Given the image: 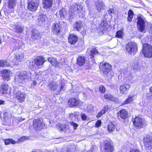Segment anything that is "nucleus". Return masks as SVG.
I'll return each instance as SVG.
<instances>
[{
  "label": "nucleus",
  "instance_id": "obj_5",
  "mask_svg": "<svg viewBox=\"0 0 152 152\" xmlns=\"http://www.w3.org/2000/svg\"><path fill=\"white\" fill-rule=\"evenodd\" d=\"M102 146L103 147L104 152H113L114 150L113 145L110 140H104Z\"/></svg>",
  "mask_w": 152,
  "mask_h": 152
},
{
  "label": "nucleus",
  "instance_id": "obj_20",
  "mask_svg": "<svg viewBox=\"0 0 152 152\" xmlns=\"http://www.w3.org/2000/svg\"><path fill=\"white\" fill-rule=\"evenodd\" d=\"M67 15V14H66V11L65 10H61L60 12V15L63 18H64L67 16H69L70 18H73L72 12L71 10L69 11V14Z\"/></svg>",
  "mask_w": 152,
  "mask_h": 152
},
{
  "label": "nucleus",
  "instance_id": "obj_35",
  "mask_svg": "<svg viewBox=\"0 0 152 152\" xmlns=\"http://www.w3.org/2000/svg\"><path fill=\"white\" fill-rule=\"evenodd\" d=\"M14 30L15 31L18 33H21L23 31V29L20 25H18L15 26Z\"/></svg>",
  "mask_w": 152,
  "mask_h": 152
},
{
  "label": "nucleus",
  "instance_id": "obj_32",
  "mask_svg": "<svg viewBox=\"0 0 152 152\" xmlns=\"http://www.w3.org/2000/svg\"><path fill=\"white\" fill-rule=\"evenodd\" d=\"M16 0H9L8 2V7L10 9H13L16 5Z\"/></svg>",
  "mask_w": 152,
  "mask_h": 152
},
{
  "label": "nucleus",
  "instance_id": "obj_23",
  "mask_svg": "<svg viewBox=\"0 0 152 152\" xmlns=\"http://www.w3.org/2000/svg\"><path fill=\"white\" fill-rule=\"evenodd\" d=\"M104 97L107 99L113 101L116 103H118L119 101L118 99V98H115L112 95L109 94L104 95Z\"/></svg>",
  "mask_w": 152,
  "mask_h": 152
},
{
  "label": "nucleus",
  "instance_id": "obj_39",
  "mask_svg": "<svg viewBox=\"0 0 152 152\" xmlns=\"http://www.w3.org/2000/svg\"><path fill=\"white\" fill-rule=\"evenodd\" d=\"M77 146L76 145H72L68 149L67 152H73L75 151L77 149Z\"/></svg>",
  "mask_w": 152,
  "mask_h": 152
},
{
  "label": "nucleus",
  "instance_id": "obj_3",
  "mask_svg": "<svg viewBox=\"0 0 152 152\" xmlns=\"http://www.w3.org/2000/svg\"><path fill=\"white\" fill-rule=\"evenodd\" d=\"M30 77L27 72L23 71L17 73L15 77V80L19 83H23L26 82L29 79Z\"/></svg>",
  "mask_w": 152,
  "mask_h": 152
},
{
  "label": "nucleus",
  "instance_id": "obj_52",
  "mask_svg": "<svg viewBox=\"0 0 152 152\" xmlns=\"http://www.w3.org/2000/svg\"><path fill=\"white\" fill-rule=\"evenodd\" d=\"M130 152H140L137 149H131Z\"/></svg>",
  "mask_w": 152,
  "mask_h": 152
},
{
  "label": "nucleus",
  "instance_id": "obj_31",
  "mask_svg": "<svg viewBox=\"0 0 152 152\" xmlns=\"http://www.w3.org/2000/svg\"><path fill=\"white\" fill-rule=\"evenodd\" d=\"M48 60L49 62L52 65L54 66H55L58 65L59 63L56 59L53 58L49 57L48 58Z\"/></svg>",
  "mask_w": 152,
  "mask_h": 152
},
{
  "label": "nucleus",
  "instance_id": "obj_16",
  "mask_svg": "<svg viewBox=\"0 0 152 152\" xmlns=\"http://www.w3.org/2000/svg\"><path fill=\"white\" fill-rule=\"evenodd\" d=\"M45 61L42 56L38 57L34 60V64L37 66H41L43 64Z\"/></svg>",
  "mask_w": 152,
  "mask_h": 152
},
{
  "label": "nucleus",
  "instance_id": "obj_36",
  "mask_svg": "<svg viewBox=\"0 0 152 152\" xmlns=\"http://www.w3.org/2000/svg\"><path fill=\"white\" fill-rule=\"evenodd\" d=\"M4 142L6 145H8L10 144H15L17 142L12 139L8 138L4 140Z\"/></svg>",
  "mask_w": 152,
  "mask_h": 152
},
{
  "label": "nucleus",
  "instance_id": "obj_29",
  "mask_svg": "<svg viewBox=\"0 0 152 152\" xmlns=\"http://www.w3.org/2000/svg\"><path fill=\"white\" fill-rule=\"evenodd\" d=\"M71 9L73 10H82L83 7L80 4L74 3L71 6Z\"/></svg>",
  "mask_w": 152,
  "mask_h": 152
},
{
  "label": "nucleus",
  "instance_id": "obj_34",
  "mask_svg": "<svg viewBox=\"0 0 152 152\" xmlns=\"http://www.w3.org/2000/svg\"><path fill=\"white\" fill-rule=\"evenodd\" d=\"M97 8L98 10H102L104 9L105 5L102 2H99V1L98 3H96Z\"/></svg>",
  "mask_w": 152,
  "mask_h": 152
},
{
  "label": "nucleus",
  "instance_id": "obj_45",
  "mask_svg": "<svg viewBox=\"0 0 152 152\" xmlns=\"http://www.w3.org/2000/svg\"><path fill=\"white\" fill-rule=\"evenodd\" d=\"M100 91L102 93H104L105 92V89L104 87L102 86L99 87Z\"/></svg>",
  "mask_w": 152,
  "mask_h": 152
},
{
  "label": "nucleus",
  "instance_id": "obj_17",
  "mask_svg": "<svg viewBox=\"0 0 152 152\" xmlns=\"http://www.w3.org/2000/svg\"><path fill=\"white\" fill-rule=\"evenodd\" d=\"M52 30L54 34H58L60 32V26L57 23H54L52 26Z\"/></svg>",
  "mask_w": 152,
  "mask_h": 152
},
{
  "label": "nucleus",
  "instance_id": "obj_37",
  "mask_svg": "<svg viewBox=\"0 0 152 152\" xmlns=\"http://www.w3.org/2000/svg\"><path fill=\"white\" fill-rule=\"evenodd\" d=\"M134 15V13L132 10H129L128 12L127 20L129 22H131L132 20Z\"/></svg>",
  "mask_w": 152,
  "mask_h": 152
},
{
  "label": "nucleus",
  "instance_id": "obj_8",
  "mask_svg": "<svg viewBox=\"0 0 152 152\" xmlns=\"http://www.w3.org/2000/svg\"><path fill=\"white\" fill-rule=\"evenodd\" d=\"M142 118L139 116H137L133 118L132 121L134 125L139 129H140L143 127L144 125V123Z\"/></svg>",
  "mask_w": 152,
  "mask_h": 152
},
{
  "label": "nucleus",
  "instance_id": "obj_51",
  "mask_svg": "<svg viewBox=\"0 0 152 152\" xmlns=\"http://www.w3.org/2000/svg\"><path fill=\"white\" fill-rule=\"evenodd\" d=\"M104 113H103L102 112V111H101L100 112H99L98 114L97 115L96 117L99 118L102 115L104 114Z\"/></svg>",
  "mask_w": 152,
  "mask_h": 152
},
{
  "label": "nucleus",
  "instance_id": "obj_41",
  "mask_svg": "<svg viewBox=\"0 0 152 152\" xmlns=\"http://www.w3.org/2000/svg\"><path fill=\"white\" fill-rule=\"evenodd\" d=\"M66 126L64 124H58V126H57V127L58 129H59L61 131H64L65 129L66 128Z\"/></svg>",
  "mask_w": 152,
  "mask_h": 152
},
{
  "label": "nucleus",
  "instance_id": "obj_38",
  "mask_svg": "<svg viewBox=\"0 0 152 152\" xmlns=\"http://www.w3.org/2000/svg\"><path fill=\"white\" fill-rule=\"evenodd\" d=\"M134 96H128V98L124 102V103H123V105H124L126 104H128L131 102L132 101L134 100L133 99Z\"/></svg>",
  "mask_w": 152,
  "mask_h": 152
},
{
  "label": "nucleus",
  "instance_id": "obj_22",
  "mask_svg": "<svg viewBox=\"0 0 152 152\" xmlns=\"http://www.w3.org/2000/svg\"><path fill=\"white\" fill-rule=\"evenodd\" d=\"M42 3L45 9H48L51 7L52 0H43Z\"/></svg>",
  "mask_w": 152,
  "mask_h": 152
},
{
  "label": "nucleus",
  "instance_id": "obj_9",
  "mask_svg": "<svg viewBox=\"0 0 152 152\" xmlns=\"http://www.w3.org/2000/svg\"><path fill=\"white\" fill-rule=\"evenodd\" d=\"M26 95L25 94L20 91H18L14 94V96L18 102L22 103L24 101Z\"/></svg>",
  "mask_w": 152,
  "mask_h": 152
},
{
  "label": "nucleus",
  "instance_id": "obj_6",
  "mask_svg": "<svg viewBox=\"0 0 152 152\" xmlns=\"http://www.w3.org/2000/svg\"><path fill=\"white\" fill-rule=\"evenodd\" d=\"M137 27L139 30L141 32L144 31L145 29V22L143 20V17L142 15H139L137 17Z\"/></svg>",
  "mask_w": 152,
  "mask_h": 152
},
{
  "label": "nucleus",
  "instance_id": "obj_11",
  "mask_svg": "<svg viewBox=\"0 0 152 152\" xmlns=\"http://www.w3.org/2000/svg\"><path fill=\"white\" fill-rule=\"evenodd\" d=\"M144 144L147 148H152V138L149 136L145 137L143 139Z\"/></svg>",
  "mask_w": 152,
  "mask_h": 152
},
{
  "label": "nucleus",
  "instance_id": "obj_28",
  "mask_svg": "<svg viewBox=\"0 0 152 152\" xmlns=\"http://www.w3.org/2000/svg\"><path fill=\"white\" fill-rule=\"evenodd\" d=\"M98 54L99 52L97 51V50L94 47H93L91 48V49L88 53L89 56H91V58H94L95 55Z\"/></svg>",
  "mask_w": 152,
  "mask_h": 152
},
{
  "label": "nucleus",
  "instance_id": "obj_46",
  "mask_svg": "<svg viewBox=\"0 0 152 152\" xmlns=\"http://www.w3.org/2000/svg\"><path fill=\"white\" fill-rule=\"evenodd\" d=\"M87 117V116L85 114H83L81 115V118L83 120H86Z\"/></svg>",
  "mask_w": 152,
  "mask_h": 152
},
{
  "label": "nucleus",
  "instance_id": "obj_12",
  "mask_svg": "<svg viewBox=\"0 0 152 152\" xmlns=\"http://www.w3.org/2000/svg\"><path fill=\"white\" fill-rule=\"evenodd\" d=\"M69 43L72 45H75L78 41V37L75 34H70L68 37Z\"/></svg>",
  "mask_w": 152,
  "mask_h": 152
},
{
  "label": "nucleus",
  "instance_id": "obj_30",
  "mask_svg": "<svg viewBox=\"0 0 152 152\" xmlns=\"http://www.w3.org/2000/svg\"><path fill=\"white\" fill-rule=\"evenodd\" d=\"M83 26L82 22L77 21L76 22L74 27L77 31H79L81 30Z\"/></svg>",
  "mask_w": 152,
  "mask_h": 152
},
{
  "label": "nucleus",
  "instance_id": "obj_7",
  "mask_svg": "<svg viewBox=\"0 0 152 152\" xmlns=\"http://www.w3.org/2000/svg\"><path fill=\"white\" fill-rule=\"evenodd\" d=\"M126 51L131 54L132 52L137 50V45L133 42H129L125 46Z\"/></svg>",
  "mask_w": 152,
  "mask_h": 152
},
{
  "label": "nucleus",
  "instance_id": "obj_62",
  "mask_svg": "<svg viewBox=\"0 0 152 152\" xmlns=\"http://www.w3.org/2000/svg\"><path fill=\"white\" fill-rule=\"evenodd\" d=\"M1 14V12H0V15Z\"/></svg>",
  "mask_w": 152,
  "mask_h": 152
},
{
  "label": "nucleus",
  "instance_id": "obj_19",
  "mask_svg": "<svg viewBox=\"0 0 152 152\" xmlns=\"http://www.w3.org/2000/svg\"><path fill=\"white\" fill-rule=\"evenodd\" d=\"M38 6L39 3L38 2H31L28 3V8L30 10H37Z\"/></svg>",
  "mask_w": 152,
  "mask_h": 152
},
{
  "label": "nucleus",
  "instance_id": "obj_14",
  "mask_svg": "<svg viewBox=\"0 0 152 152\" xmlns=\"http://www.w3.org/2000/svg\"><path fill=\"white\" fill-rule=\"evenodd\" d=\"M85 57L83 56L80 55L77 59V64L79 66H83L85 64Z\"/></svg>",
  "mask_w": 152,
  "mask_h": 152
},
{
  "label": "nucleus",
  "instance_id": "obj_40",
  "mask_svg": "<svg viewBox=\"0 0 152 152\" xmlns=\"http://www.w3.org/2000/svg\"><path fill=\"white\" fill-rule=\"evenodd\" d=\"M9 64L6 61H4L3 60L0 61V67H6L8 66Z\"/></svg>",
  "mask_w": 152,
  "mask_h": 152
},
{
  "label": "nucleus",
  "instance_id": "obj_53",
  "mask_svg": "<svg viewBox=\"0 0 152 152\" xmlns=\"http://www.w3.org/2000/svg\"><path fill=\"white\" fill-rule=\"evenodd\" d=\"M33 63V61H32V63H31V62H30V64L29 65V66L30 67H31V68H33V69H34V64H32V63Z\"/></svg>",
  "mask_w": 152,
  "mask_h": 152
},
{
  "label": "nucleus",
  "instance_id": "obj_44",
  "mask_svg": "<svg viewBox=\"0 0 152 152\" xmlns=\"http://www.w3.org/2000/svg\"><path fill=\"white\" fill-rule=\"evenodd\" d=\"M108 110V106L107 105H106L104 106L103 109L102 110V112L103 113H105L107 112Z\"/></svg>",
  "mask_w": 152,
  "mask_h": 152
},
{
  "label": "nucleus",
  "instance_id": "obj_48",
  "mask_svg": "<svg viewBox=\"0 0 152 152\" xmlns=\"http://www.w3.org/2000/svg\"><path fill=\"white\" fill-rule=\"evenodd\" d=\"M28 138L27 136H23L22 137L20 138L19 140L21 141H23L26 140L28 139Z\"/></svg>",
  "mask_w": 152,
  "mask_h": 152
},
{
  "label": "nucleus",
  "instance_id": "obj_18",
  "mask_svg": "<svg viewBox=\"0 0 152 152\" xmlns=\"http://www.w3.org/2000/svg\"><path fill=\"white\" fill-rule=\"evenodd\" d=\"M130 87V85L127 84H125L120 86L119 88L120 93L124 94H126V91L129 89Z\"/></svg>",
  "mask_w": 152,
  "mask_h": 152
},
{
  "label": "nucleus",
  "instance_id": "obj_26",
  "mask_svg": "<svg viewBox=\"0 0 152 152\" xmlns=\"http://www.w3.org/2000/svg\"><path fill=\"white\" fill-rule=\"evenodd\" d=\"M15 58H16V62L21 61L24 58V54L20 53H16L15 54Z\"/></svg>",
  "mask_w": 152,
  "mask_h": 152
},
{
  "label": "nucleus",
  "instance_id": "obj_33",
  "mask_svg": "<svg viewBox=\"0 0 152 152\" xmlns=\"http://www.w3.org/2000/svg\"><path fill=\"white\" fill-rule=\"evenodd\" d=\"M47 19V17L46 15H42L39 16L38 20L39 23L41 24V23H43Z\"/></svg>",
  "mask_w": 152,
  "mask_h": 152
},
{
  "label": "nucleus",
  "instance_id": "obj_1",
  "mask_svg": "<svg viewBox=\"0 0 152 152\" xmlns=\"http://www.w3.org/2000/svg\"><path fill=\"white\" fill-rule=\"evenodd\" d=\"M64 86L61 80L57 81H50L48 84V86L51 90H56L58 92L61 90H64Z\"/></svg>",
  "mask_w": 152,
  "mask_h": 152
},
{
  "label": "nucleus",
  "instance_id": "obj_10",
  "mask_svg": "<svg viewBox=\"0 0 152 152\" xmlns=\"http://www.w3.org/2000/svg\"><path fill=\"white\" fill-rule=\"evenodd\" d=\"M34 128L36 130H40L43 128L45 124L41 122L39 119H35L33 121Z\"/></svg>",
  "mask_w": 152,
  "mask_h": 152
},
{
  "label": "nucleus",
  "instance_id": "obj_58",
  "mask_svg": "<svg viewBox=\"0 0 152 152\" xmlns=\"http://www.w3.org/2000/svg\"><path fill=\"white\" fill-rule=\"evenodd\" d=\"M149 90H150V92L152 93V86L149 89Z\"/></svg>",
  "mask_w": 152,
  "mask_h": 152
},
{
  "label": "nucleus",
  "instance_id": "obj_61",
  "mask_svg": "<svg viewBox=\"0 0 152 152\" xmlns=\"http://www.w3.org/2000/svg\"><path fill=\"white\" fill-rule=\"evenodd\" d=\"M94 17H96V16H94Z\"/></svg>",
  "mask_w": 152,
  "mask_h": 152
},
{
  "label": "nucleus",
  "instance_id": "obj_49",
  "mask_svg": "<svg viewBox=\"0 0 152 152\" xmlns=\"http://www.w3.org/2000/svg\"><path fill=\"white\" fill-rule=\"evenodd\" d=\"M133 68L134 69H140V66L138 65V64L137 63L134 64Z\"/></svg>",
  "mask_w": 152,
  "mask_h": 152
},
{
  "label": "nucleus",
  "instance_id": "obj_43",
  "mask_svg": "<svg viewBox=\"0 0 152 152\" xmlns=\"http://www.w3.org/2000/svg\"><path fill=\"white\" fill-rule=\"evenodd\" d=\"M70 124L73 127L75 130L76 129L78 126V125L75 122H70Z\"/></svg>",
  "mask_w": 152,
  "mask_h": 152
},
{
  "label": "nucleus",
  "instance_id": "obj_27",
  "mask_svg": "<svg viewBox=\"0 0 152 152\" xmlns=\"http://www.w3.org/2000/svg\"><path fill=\"white\" fill-rule=\"evenodd\" d=\"M116 127L115 124L112 122L110 123L107 126V130L109 132H111L115 130Z\"/></svg>",
  "mask_w": 152,
  "mask_h": 152
},
{
  "label": "nucleus",
  "instance_id": "obj_4",
  "mask_svg": "<svg viewBox=\"0 0 152 152\" xmlns=\"http://www.w3.org/2000/svg\"><path fill=\"white\" fill-rule=\"evenodd\" d=\"M142 51L145 57L148 58L152 57V47L150 45L146 43L143 45Z\"/></svg>",
  "mask_w": 152,
  "mask_h": 152
},
{
  "label": "nucleus",
  "instance_id": "obj_13",
  "mask_svg": "<svg viewBox=\"0 0 152 152\" xmlns=\"http://www.w3.org/2000/svg\"><path fill=\"white\" fill-rule=\"evenodd\" d=\"M1 74L3 80L8 81L10 79L11 72L10 71L5 69L1 72Z\"/></svg>",
  "mask_w": 152,
  "mask_h": 152
},
{
  "label": "nucleus",
  "instance_id": "obj_55",
  "mask_svg": "<svg viewBox=\"0 0 152 152\" xmlns=\"http://www.w3.org/2000/svg\"><path fill=\"white\" fill-rule=\"evenodd\" d=\"M20 15L21 17L24 18H27V16L26 15H25L24 14H23V13L22 14H20Z\"/></svg>",
  "mask_w": 152,
  "mask_h": 152
},
{
  "label": "nucleus",
  "instance_id": "obj_54",
  "mask_svg": "<svg viewBox=\"0 0 152 152\" xmlns=\"http://www.w3.org/2000/svg\"><path fill=\"white\" fill-rule=\"evenodd\" d=\"M114 10H108L107 12L109 14H111L114 13Z\"/></svg>",
  "mask_w": 152,
  "mask_h": 152
},
{
  "label": "nucleus",
  "instance_id": "obj_15",
  "mask_svg": "<svg viewBox=\"0 0 152 152\" xmlns=\"http://www.w3.org/2000/svg\"><path fill=\"white\" fill-rule=\"evenodd\" d=\"M128 113L124 109L121 110L118 113V116L122 119H125L127 117Z\"/></svg>",
  "mask_w": 152,
  "mask_h": 152
},
{
  "label": "nucleus",
  "instance_id": "obj_42",
  "mask_svg": "<svg viewBox=\"0 0 152 152\" xmlns=\"http://www.w3.org/2000/svg\"><path fill=\"white\" fill-rule=\"evenodd\" d=\"M123 31H118L116 33V36L117 37L119 38H121L122 37Z\"/></svg>",
  "mask_w": 152,
  "mask_h": 152
},
{
  "label": "nucleus",
  "instance_id": "obj_56",
  "mask_svg": "<svg viewBox=\"0 0 152 152\" xmlns=\"http://www.w3.org/2000/svg\"><path fill=\"white\" fill-rule=\"evenodd\" d=\"M4 101L0 99V105L4 104Z\"/></svg>",
  "mask_w": 152,
  "mask_h": 152
},
{
  "label": "nucleus",
  "instance_id": "obj_2",
  "mask_svg": "<svg viewBox=\"0 0 152 152\" xmlns=\"http://www.w3.org/2000/svg\"><path fill=\"white\" fill-rule=\"evenodd\" d=\"M100 68L104 77L110 78L112 77L111 66L108 63L103 64Z\"/></svg>",
  "mask_w": 152,
  "mask_h": 152
},
{
  "label": "nucleus",
  "instance_id": "obj_24",
  "mask_svg": "<svg viewBox=\"0 0 152 152\" xmlns=\"http://www.w3.org/2000/svg\"><path fill=\"white\" fill-rule=\"evenodd\" d=\"M8 86L7 84H2L0 87V93L1 94H6L8 90Z\"/></svg>",
  "mask_w": 152,
  "mask_h": 152
},
{
  "label": "nucleus",
  "instance_id": "obj_57",
  "mask_svg": "<svg viewBox=\"0 0 152 152\" xmlns=\"http://www.w3.org/2000/svg\"><path fill=\"white\" fill-rule=\"evenodd\" d=\"M79 113L78 112H76L74 113V115H79Z\"/></svg>",
  "mask_w": 152,
  "mask_h": 152
},
{
  "label": "nucleus",
  "instance_id": "obj_50",
  "mask_svg": "<svg viewBox=\"0 0 152 152\" xmlns=\"http://www.w3.org/2000/svg\"><path fill=\"white\" fill-rule=\"evenodd\" d=\"M37 83L36 81H33L31 83V86L32 87L34 88V86H36L37 84Z\"/></svg>",
  "mask_w": 152,
  "mask_h": 152
},
{
  "label": "nucleus",
  "instance_id": "obj_47",
  "mask_svg": "<svg viewBox=\"0 0 152 152\" xmlns=\"http://www.w3.org/2000/svg\"><path fill=\"white\" fill-rule=\"evenodd\" d=\"M101 124V121L100 120H98L96 123V127H99L100 126Z\"/></svg>",
  "mask_w": 152,
  "mask_h": 152
},
{
  "label": "nucleus",
  "instance_id": "obj_21",
  "mask_svg": "<svg viewBox=\"0 0 152 152\" xmlns=\"http://www.w3.org/2000/svg\"><path fill=\"white\" fill-rule=\"evenodd\" d=\"M32 38L33 39L39 40L41 38L39 35V33L36 30H33L32 34Z\"/></svg>",
  "mask_w": 152,
  "mask_h": 152
},
{
  "label": "nucleus",
  "instance_id": "obj_59",
  "mask_svg": "<svg viewBox=\"0 0 152 152\" xmlns=\"http://www.w3.org/2000/svg\"><path fill=\"white\" fill-rule=\"evenodd\" d=\"M147 95H148V94H147V95L146 96V97H149V96H148Z\"/></svg>",
  "mask_w": 152,
  "mask_h": 152
},
{
  "label": "nucleus",
  "instance_id": "obj_60",
  "mask_svg": "<svg viewBox=\"0 0 152 152\" xmlns=\"http://www.w3.org/2000/svg\"><path fill=\"white\" fill-rule=\"evenodd\" d=\"M1 0H0V4L1 3Z\"/></svg>",
  "mask_w": 152,
  "mask_h": 152
},
{
  "label": "nucleus",
  "instance_id": "obj_25",
  "mask_svg": "<svg viewBox=\"0 0 152 152\" xmlns=\"http://www.w3.org/2000/svg\"><path fill=\"white\" fill-rule=\"evenodd\" d=\"M79 103V102L77 99L74 98H72L68 101L69 105L71 106H76Z\"/></svg>",
  "mask_w": 152,
  "mask_h": 152
}]
</instances>
